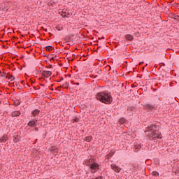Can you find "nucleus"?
<instances>
[{"instance_id":"5701e85b","label":"nucleus","mask_w":179,"mask_h":179,"mask_svg":"<svg viewBox=\"0 0 179 179\" xmlns=\"http://www.w3.org/2000/svg\"><path fill=\"white\" fill-rule=\"evenodd\" d=\"M76 85H77V86H79V83H76Z\"/></svg>"},{"instance_id":"a211bd4d","label":"nucleus","mask_w":179,"mask_h":179,"mask_svg":"<svg viewBox=\"0 0 179 179\" xmlns=\"http://www.w3.org/2000/svg\"><path fill=\"white\" fill-rule=\"evenodd\" d=\"M135 149L139 150V149H141V145H135Z\"/></svg>"},{"instance_id":"9b49d317","label":"nucleus","mask_w":179,"mask_h":179,"mask_svg":"<svg viewBox=\"0 0 179 179\" xmlns=\"http://www.w3.org/2000/svg\"><path fill=\"white\" fill-rule=\"evenodd\" d=\"M126 122H127V120H125V118H124V117H122L119 120L120 124H125Z\"/></svg>"},{"instance_id":"9d476101","label":"nucleus","mask_w":179,"mask_h":179,"mask_svg":"<svg viewBox=\"0 0 179 179\" xmlns=\"http://www.w3.org/2000/svg\"><path fill=\"white\" fill-rule=\"evenodd\" d=\"M40 114V110L38 109H36L34 111H32V115L34 117H36V115H38Z\"/></svg>"},{"instance_id":"6e6552de","label":"nucleus","mask_w":179,"mask_h":179,"mask_svg":"<svg viewBox=\"0 0 179 179\" xmlns=\"http://www.w3.org/2000/svg\"><path fill=\"white\" fill-rule=\"evenodd\" d=\"M125 38H126V40H128L129 41H132V40H134V36H132L131 34H127L125 36Z\"/></svg>"},{"instance_id":"f03ea898","label":"nucleus","mask_w":179,"mask_h":179,"mask_svg":"<svg viewBox=\"0 0 179 179\" xmlns=\"http://www.w3.org/2000/svg\"><path fill=\"white\" fill-rule=\"evenodd\" d=\"M145 132H150V139L151 141H156V139H162V134L156 131V126L150 125L148 127Z\"/></svg>"},{"instance_id":"412c9836","label":"nucleus","mask_w":179,"mask_h":179,"mask_svg":"<svg viewBox=\"0 0 179 179\" xmlns=\"http://www.w3.org/2000/svg\"><path fill=\"white\" fill-rule=\"evenodd\" d=\"M103 178L101 177V176H99V177H97L96 178H95V179H102Z\"/></svg>"},{"instance_id":"20e7f679","label":"nucleus","mask_w":179,"mask_h":179,"mask_svg":"<svg viewBox=\"0 0 179 179\" xmlns=\"http://www.w3.org/2000/svg\"><path fill=\"white\" fill-rule=\"evenodd\" d=\"M52 75V73L50 71H43L42 72V76L43 78H50Z\"/></svg>"},{"instance_id":"f3484780","label":"nucleus","mask_w":179,"mask_h":179,"mask_svg":"<svg viewBox=\"0 0 179 179\" xmlns=\"http://www.w3.org/2000/svg\"><path fill=\"white\" fill-rule=\"evenodd\" d=\"M73 122H79V118H78V117H76V118L73 120Z\"/></svg>"},{"instance_id":"0eeeda50","label":"nucleus","mask_w":179,"mask_h":179,"mask_svg":"<svg viewBox=\"0 0 179 179\" xmlns=\"http://www.w3.org/2000/svg\"><path fill=\"white\" fill-rule=\"evenodd\" d=\"M36 122H37V120H31L28 122L27 125L28 127H33L34 125H36Z\"/></svg>"},{"instance_id":"39448f33","label":"nucleus","mask_w":179,"mask_h":179,"mask_svg":"<svg viewBox=\"0 0 179 179\" xmlns=\"http://www.w3.org/2000/svg\"><path fill=\"white\" fill-rule=\"evenodd\" d=\"M110 167H111L112 170L115 171V173H120V171H121V168H120V166H118L114 164H111Z\"/></svg>"},{"instance_id":"ddd939ff","label":"nucleus","mask_w":179,"mask_h":179,"mask_svg":"<svg viewBox=\"0 0 179 179\" xmlns=\"http://www.w3.org/2000/svg\"><path fill=\"white\" fill-rule=\"evenodd\" d=\"M92 136H87L85 138V141L87 142H90L92 141Z\"/></svg>"},{"instance_id":"393cba45","label":"nucleus","mask_w":179,"mask_h":179,"mask_svg":"<svg viewBox=\"0 0 179 179\" xmlns=\"http://www.w3.org/2000/svg\"><path fill=\"white\" fill-rule=\"evenodd\" d=\"M1 76H3V75H1Z\"/></svg>"},{"instance_id":"2eb2a0df","label":"nucleus","mask_w":179,"mask_h":179,"mask_svg":"<svg viewBox=\"0 0 179 179\" xmlns=\"http://www.w3.org/2000/svg\"><path fill=\"white\" fill-rule=\"evenodd\" d=\"M18 141H19V137H15V138H13V141L15 142V143H16L17 142H18Z\"/></svg>"},{"instance_id":"b1692460","label":"nucleus","mask_w":179,"mask_h":179,"mask_svg":"<svg viewBox=\"0 0 179 179\" xmlns=\"http://www.w3.org/2000/svg\"><path fill=\"white\" fill-rule=\"evenodd\" d=\"M41 86H45L44 84H42Z\"/></svg>"},{"instance_id":"dca6fc26","label":"nucleus","mask_w":179,"mask_h":179,"mask_svg":"<svg viewBox=\"0 0 179 179\" xmlns=\"http://www.w3.org/2000/svg\"><path fill=\"white\" fill-rule=\"evenodd\" d=\"M8 79H9L10 80H15V77H14L13 76H10L8 77Z\"/></svg>"},{"instance_id":"6ab92c4d","label":"nucleus","mask_w":179,"mask_h":179,"mask_svg":"<svg viewBox=\"0 0 179 179\" xmlns=\"http://www.w3.org/2000/svg\"><path fill=\"white\" fill-rule=\"evenodd\" d=\"M62 16L66 17V16H68V15H66V13H64V12H62Z\"/></svg>"},{"instance_id":"f8f14e48","label":"nucleus","mask_w":179,"mask_h":179,"mask_svg":"<svg viewBox=\"0 0 179 179\" xmlns=\"http://www.w3.org/2000/svg\"><path fill=\"white\" fill-rule=\"evenodd\" d=\"M45 50H46V51H52V46H46Z\"/></svg>"},{"instance_id":"1a4fd4ad","label":"nucleus","mask_w":179,"mask_h":179,"mask_svg":"<svg viewBox=\"0 0 179 179\" xmlns=\"http://www.w3.org/2000/svg\"><path fill=\"white\" fill-rule=\"evenodd\" d=\"M12 117H19L20 112L19 110L14 111L11 113Z\"/></svg>"},{"instance_id":"4468645a","label":"nucleus","mask_w":179,"mask_h":179,"mask_svg":"<svg viewBox=\"0 0 179 179\" xmlns=\"http://www.w3.org/2000/svg\"><path fill=\"white\" fill-rule=\"evenodd\" d=\"M152 175L155 176V177H157L159 176V172L157 171H153Z\"/></svg>"},{"instance_id":"f257e3e1","label":"nucleus","mask_w":179,"mask_h":179,"mask_svg":"<svg viewBox=\"0 0 179 179\" xmlns=\"http://www.w3.org/2000/svg\"><path fill=\"white\" fill-rule=\"evenodd\" d=\"M96 99L105 104H111L113 102V98L107 92H98L96 94Z\"/></svg>"},{"instance_id":"7ed1b4c3","label":"nucleus","mask_w":179,"mask_h":179,"mask_svg":"<svg viewBox=\"0 0 179 179\" xmlns=\"http://www.w3.org/2000/svg\"><path fill=\"white\" fill-rule=\"evenodd\" d=\"M87 166L90 167V170L92 173H96L99 170V164L93 161V159H90L87 164Z\"/></svg>"},{"instance_id":"aec40b11","label":"nucleus","mask_w":179,"mask_h":179,"mask_svg":"<svg viewBox=\"0 0 179 179\" xmlns=\"http://www.w3.org/2000/svg\"><path fill=\"white\" fill-rule=\"evenodd\" d=\"M113 155H114V152H110L109 155H108V156H110V157H111V156H113Z\"/></svg>"},{"instance_id":"423d86ee","label":"nucleus","mask_w":179,"mask_h":179,"mask_svg":"<svg viewBox=\"0 0 179 179\" xmlns=\"http://www.w3.org/2000/svg\"><path fill=\"white\" fill-rule=\"evenodd\" d=\"M144 108H145V110H148V111H152L155 108V106L150 104H146L144 106Z\"/></svg>"},{"instance_id":"4be33fe9","label":"nucleus","mask_w":179,"mask_h":179,"mask_svg":"<svg viewBox=\"0 0 179 179\" xmlns=\"http://www.w3.org/2000/svg\"><path fill=\"white\" fill-rule=\"evenodd\" d=\"M5 141H6V139H2L1 142H5Z\"/></svg>"},{"instance_id":"a878e982","label":"nucleus","mask_w":179,"mask_h":179,"mask_svg":"<svg viewBox=\"0 0 179 179\" xmlns=\"http://www.w3.org/2000/svg\"><path fill=\"white\" fill-rule=\"evenodd\" d=\"M1 101H0V104H1Z\"/></svg>"}]
</instances>
